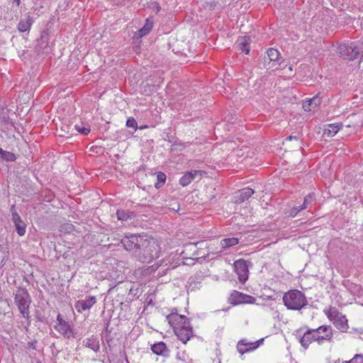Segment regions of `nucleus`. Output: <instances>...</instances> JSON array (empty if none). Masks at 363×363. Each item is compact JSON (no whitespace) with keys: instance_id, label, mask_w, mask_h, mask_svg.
<instances>
[{"instance_id":"nucleus-27","label":"nucleus","mask_w":363,"mask_h":363,"mask_svg":"<svg viewBox=\"0 0 363 363\" xmlns=\"http://www.w3.org/2000/svg\"><path fill=\"white\" fill-rule=\"evenodd\" d=\"M152 351L157 355H165L167 352L166 345L163 342H160L152 345Z\"/></svg>"},{"instance_id":"nucleus-14","label":"nucleus","mask_w":363,"mask_h":363,"mask_svg":"<svg viewBox=\"0 0 363 363\" xmlns=\"http://www.w3.org/2000/svg\"><path fill=\"white\" fill-rule=\"evenodd\" d=\"M57 320L58 323L55 326L57 331L62 334L65 337L70 338L74 337V333L69 325L62 318L60 314L57 315Z\"/></svg>"},{"instance_id":"nucleus-44","label":"nucleus","mask_w":363,"mask_h":363,"mask_svg":"<svg viewBox=\"0 0 363 363\" xmlns=\"http://www.w3.org/2000/svg\"><path fill=\"white\" fill-rule=\"evenodd\" d=\"M359 9L363 11V0L359 4Z\"/></svg>"},{"instance_id":"nucleus-36","label":"nucleus","mask_w":363,"mask_h":363,"mask_svg":"<svg viewBox=\"0 0 363 363\" xmlns=\"http://www.w3.org/2000/svg\"><path fill=\"white\" fill-rule=\"evenodd\" d=\"M342 363H363V354H355L350 360L345 361Z\"/></svg>"},{"instance_id":"nucleus-41","label":"nucleus","mask_w":363,"mask_h":363,"mask_svg":"<svg viewBox=\"0 0 363 363\" xmlns=\"http://www.w3.org/2000/svg\"><path fill=\"white\" fill-rule=\"evenodd\" d=\"M208 5L211 9H214L217 5V2L215 0H212L208 3Z\"/></svg>"},{"instance_id":"nucleus-1","label":"nucleus","mask_w":363,"mask_h":363,"mask_svg":"<svg viewBox=\"0 0 363 363\" xmlns=\"http://www.w3.org/2000/svg\"><path fill=\"white\" fill-rule=\"evenodd\" d=\"M166 319L173 328L175 335L183 343H186L193 336V329L185 315L172 312L167 315Z\"/></svg>"},{"instance_id":"nucleus-18","label":"nucleus","mask_w":363,"mask_h":363,"mask_svg":"<svg viewBox=\"0 0 363 363\" xmlns=\"http://www.w3.org/2000/svg\"><path fill=\"white\" fill-rule=\"evenodd\" d=\"M255 191L250 188H244L237 192H235L234 198L235 203H241L246 200H248L253 194Z\"/></svg>"},{"instance_id":"nucleus-17","label":"nucleus","mask_w":363,"mask_h":363,"mask_svg":"<svg viewBox=\"0 0 363 363\" xmlns=\"http://www.w3.org/2000/svg\"><path fill=\"white\" fill-rule=\"evenodd\" d=\"M49 33L48 30H43L40 33V36L37 40L36 50L38 52H47V49L49 43Z\"/></svg>"},{"instance_id":"nucleus-6","label":"nucleus","mask_w":363,"mask_h":363,"mask_svg":"<svg viewBox=\"0 0 363 363\" xmlns=\"http://www.w3.org/2000/svg\"><path fill=\"white\" fill-rule=\"evenodd\" d=\"M337 50L340 57L345 60L353 61L360 55V48L356 42L342 43Z\"/></svg>"},{"instance_id":"nucleus-8","label":"nucleus","mask_w":363,"mask_h":363,"mask_svg":"<svg viewBox=\"0 0 363 363\" xmlns=\"http://www.w3.org/2000/svg\"><path fill=\"white\" fill-rule=\"evenodd\" d=\"M264 67L267 69L272 68L274 66H281L284 62L282 60L281 54L277 49L271 48L267 51V55L264 56Z\"/></svg>"},{"instance_id":"nucleus-13","label":"nucleus","mask_w":363,"mask_h":363,"mask_svg":"<svg viewBox=\"0 0 363 363\" xmlns=\"http://www.w3.org/2000/svg\"><path fill=\"white\" fill-rule=\"evenodd\" d=\"M230 300L233 305L254 303L256 301L255 297L236 291L231 294Z\"/></svg>"},{"instance_id":"nucleus-40","label":"nucleus","mask_w":363,"mask_h":363,"mask_svg":"<svg viewBox=\"0 0 363 363\" xmlns=\"http://www.w3.org/2000/svg\"><path fill=\"white\" fill-rule=\"evenodd\" d=\"M152 6H153V9H155L156 10L157 13H158L161 10V6L158 2L154 1L152 3Z\"/></svg>"},{"instance_id":"nucleus-34","label":"nucleus","mask_w":363,"mask_h":363,"mask_svg":"<svg viewBox=\"0 0 363 363\" xmlns=\"http://www.w3.org/2000/svg\"><path fill=\"white\" fill-rule=\"evenodd\" d=\"M302 211L301 208H299V206H294L290 208H289L286 212L285 214L291 218H294L299 212Z\"/></svg>"},{"instance_id":"nucleus-7","label":"nucleus","mask_w":363,"mask_h":363,"mask_svg":"<svg viewBox=\"0 0 363 363\" xmlns=\"http://www.w3.org/2000/svg\"><path fill=\"white\" fill-rule=\"evenodd\" d=\"M145 238V235H127L121 239V242L127 251L133 252L136 256L138 250L140 248Z\"/></svg>"},{"instance_id":"nucleus-42","label":"nucleus","mask_w":363,"mask_h":363,"mask_svg":"<svg viewBox=\"0 0 363 363\" xmlns=\"http://www.w3.org/2000/svg\"><path fill=\"white\" fill-rule=\"evenodd\" d=\"M299 208H301V211H303L305 209H310L308 206H306V203L303 202L302 204L299 205Z\"/></svg>"},{"instance_id":"nucleus-11","label":"nucleus","mask_w":363,"mask_h":363,"mask_svg":"<svg viewBox=\"0 0 363 363\" xmlns=\"http://www.w3.org/2000/svg\"><path fill=\"white\" fill-rule=\"evenodd\" d=\"M11 220L14 224L16 233L19 236H23L26 232V224L23 221L21 216L16 211L15 205L11 207Z\"/></svg>"},{"instance_id":"nucleus-48","label":"nucleus","mask_w":363,"mask_h":363,"mask_svg":"<svg viewBox=\"0 0 363 363\" xmlns=\"http://www.w3.org/2000/svg\"><path fill=\"white\" fill-rule=\"evenodd\" d=\"M189 363H192V359H191L189 360Z\"/></svg>"},{"instance_id":"nucleus-22","label":"nucleus","mask_w":363,"mask_h":363,"mask_svg":"<svg viewBox=\"0 0 363 363\" xmlns=\"http://www.w3.org/2000/svg\"><path fill=\"white\" fill-rule=\"evenodd\" d=\"M33 22L34 21L33 18L28 14H26L25 16V18L20 20L17 26V29L20 33L28 32L30 30Z\"/></svg>"},{"instance_id":"nucleus-10","label":"nucleus","mask_w":363,"mask_h":363,"mask_svg":"<svg viewBox=\"0 0 363 363\" xmlns=\"http://www.w3.org/2000/svg\"><path fill=\"white\" fill-rule=\"evenodd\" d=\"M234 267L239 281L245 283L247 280L249 275L247 262L242 259H240L234 262Z\"/></svg>"},{"instance_id":"nucleus-29","label":"nucleus","mask_w":363,"mask_h":363,"mask_svg":"<svg viewBox=\"0 0 363 363\" xmlns=\"http://www.w3.org/2000/svg\"><path fill=\"white\" fill-rule=\"evenodd\" d=\"M0 155L1 158L8 162H13L16 160V155L11 152L4 150L0 147Z\"/></svg>"},{"instance_id":"nucleus-32","label":"nucleus","mask_w":363,"mask_h":363,"mask_svg":"<svg viewBox=\"0 0 363 363\" xmlns=\"http://www.w3.org/2000/svg\"><path fill=\"white\" fill-rule=\"evenodd\" d=\"M10 312V306L6 300L0 299V315H6Z\"/></svg>"},{"instance_id":"nucleus-26","label":"nucleus","mask_w":363,"mask_h":363,"mask_svg":"<svg viewBox=\"0 0 363 363\" xmlns=\"http://www.w3.org/2000/svg\"><path fill=\"white\" fill-rule=\"evenodd\" d=\"M239 240L237 238H225L220 240V245L221 250L233 247L238 244Z\"/></svg>"},{"instance_id":"nucleus-19","label":"nucleus","mask_w":363,"mask_h":363,"mask_svg":"<svg viewBox=\"0 0 363 363\" xmlns=\"http://www.w3.org/2000/svg\"><path fill=\"white\" fill-rule=\"evenodd\" d=\"M153 25L154 21L152 18H146L144 26L135 33L134 38L140 39L147 35L152 30Z\"/></svg>"},{"instance_id":"nucleus-45","label":"nucleus","mask_w":363,"mask_h":363,"mask_svg":"<svg viewBox=\"0 0 363 363\" xmlns=\"http://www.w3.org/2000/svg\"><path fill=\"white\" fill-rule=\"evenodd\" d=\"M293 139H296V140L297 138H296V137H295V136H292V135H290V136H289V137L286 138V140H292Z\"/></svg>"},{"instance_id":"nucleus-20","label":"nucleus","mask_w":363,"mask_h":363,"mask_svg":"<svg viewBox=\"0 0 363 363\" xmlns=\"http://www.w3.org/2000/svg\"><path fill=\"white\" fill-rule=\"evenodd\" d=\"M317 342V337L314 334L313 329H308L300 339L301 345L306 349L308 347L312 342Z\"/></svg>"},{"instance_id":"nucleus-25","label":"nucleus","mask_w":363,"mask_h":363,"mask_svg":"<svg viewBox=\"0 0 363 363\" xmlns=\"http://www.w3.org/2000/svg\"><path fill=\"white\" fill-rule=\"evenodd\" d=\"M258 345L254 342H245L244 340L238 342L237 345V350L241 354H243L247 352L252 351L256 349Z\"/></svg>"},{"instance_id":"nucleus-21","label":"nucleus","mask_w":363,"mask_h":363,"mask_svg":"<svg viewBox=\"0 0 363 363\" xmlns=\"http://www.w3.org/2000/svg\"><path fill=\"white\" fill-rule=\"evenodd\" d=\"M83 345L93 350L94 352H98L100 350L99 340L96 336L93 335L83 340Z\"/></svg>"},{"instance_id":"nucleus-43","label":"nucleus","mask_w":363,"mask_h":363,"mask_svg":"<svg viewBox=\"0 0 363 363\" xmlns=\"http://www.w3.org/2000/svg\"><path fill=\"white\" fill-rule=\"evenodd\" d=\"M13 4H15L16 6H19L21 4V0H11Z\"/></svg>"},{"instance_id":"nucleus-47","label":"nucleus","mask_w":363,"mask_h":363,"mask_svg":"<svg viewBox=\"0 0 363 363\" xmlns=\"http://www.w3.org/2000/svg\"><path fill=\"white\" fill-rule=\"evenodd\" d=\"M350 126H351V125H350V124H347V125H346V127H350Z\"/></svg>"},{"instance_id":"nucleus-33","label":"nucleus","mask_w":363,"mask_h":363,"mask_svg":"<svg viewBox=\"0 0 363 363\" xmlns=\"http://www.w3.org/2000/svg\"><path fill=\"white\" fill-rule=\"evenodd\" d=\"M306 206H308L309 208H311L313 205L315 203V196L314 194H307L304 199L303 201Z\"/></svg>"},{"instance_id":"nucleus-39","label":"nucleus","mask_w":363,"mask_h":363,"mask_svg":"<svg viewBox=\"0 0 363 363\" xmlns=\"http://www.w3.org/2000/svg\"><path fill=\"white\" fill-rule=\"evenodd\" d=\"M74 226L72 224L66 223L62 226V228L67 230L68 232H70L72 230Z\"/></svg>"},{"instance_id":"nucleus-15","label":"nucleus","mask_w":363,"mask_h":363,"mask_svg":"<svg viewBox=\"0 0 363 363\" xmlns=\"http://www.w3.org/2000/svg\"><path fill=\"white\" fill-rule=\"evenodd\" d=\"M204 171L201 170H191L187 172L183 175L179 179V184L182 186H186L189 185L197 176L201 177L203 174H205Z\"/></svg>"},{"instance_id":"nucleus-4","label":"nucleus","mask_w":363,"mask_h":363,"mask_svg":"<svg viewBox=\"0 0 363 363\" xmlns=\"http://www.w3.org/2000/svg\"><path fill=\"white\" fill-rule=\"evenodd\" d=\"M14 303L18 309L25 319L30 322V304L31 303L30 296L26 289L19 288L16 290L14 297Z\"/></svg>"},{"instance_id":"nucleus-12","label":"nucleus","mask_w":363,"mask_h":363,"mask_svg":"<svg viewBox=\"0 0 363 363\" xmlns=\"http://www.w3.org/2000/svg\"><path fill=\"white\" fill-rule=\"evenodd\" d=\"M197 245H203V242H189L184 245V250L182 254L184 255V258H187L188 255H191L194 257H191L193 259H197L204 257V255H201L199 250L197 249Z\"/></svg>"},{"instance_id":"nucleus-46","label":"nucleus","mask_w":363,"mask_h":363,"mask_svg":"<svg viewBox=\"0 0 363 363\" xmlns=\"http://www.w3.org/2000/svg\"><path fill=\"white\" fill-rule=\"evenodd\" d=\"M199 252H200V254H201V255H204V257H206V254H205V253H203V252H201V250H199Z\"/></svg>"},{"instance_id":"nucleus-9","label":"nucleus","mask_w":363,"mask_h":363,"mask_svg":"<svg viewBox=\"0 0 363 363\" xmlns=\"http://www.w3.org/2000/svg\"><path fill=\"white\" fill-rule=\"evenodd\" d=\"M313 330L319 345L325 342H333V330L330 325H321Z\"/></svg>"},{"instance_id":"nucleus-30","label":"nucleus","mask_w":363,"mask_h":363,"mask_svg":"<svg viewBox=\"0 0 363 363\" xmlns=\"http://www.w3.org/2000/svg\"><path fill=\"white\" fill-rule=\"evenodd\" d=\"M342 127V123L329 124L327 128L328 135L334 136Z\"/></svg>"},{"instance_id":"nucleus-37","label":"nucleus","mask_w":363,"mask_h":363,"mask_svg":"<svg viewBox=\"0 0 363 363\" xmlns=\"http://www.w3.org/2000/svg\"><path fill=\"white\" fill-rule=\"evenodd\" d=\"M126 125L135 130L138 127V123L133 118H129L126 121Z\"/></svg>"},{"instance_id":"nucleus-5","label":"nucleus","mask_w":363,"mask_h":363,"mask_svg":"<svg viewBox=\"0 0 363 363\" xmlns=\"http://www.w3.org/2000/svg\"><path fill=\"white\" fill-rule=\"evenodd\" d=\"M323 312L341 333L347 332L348 320L346 316L342 315L335 307L330 306L328 309H324Z\"/></svg>"},{"instance_id":"nucleus-38","label":"nucleus","mask_w":363,"mask_h":363,"mask_svg":"<svg viewBox=\"0 0 363 363\" xmlns=\"http://www.w3.org/2000/svg\"><path fill=\"white\" fill-rule=\"evenodd\" d=\"M75 128H76V130L82 133V134H84V135H88L90 132V129L88 128H85L84 126H80V125H75Z\"/></svg>"},{"instance_id":"nucleus-3","label":"nucleus","mask_w":363,"mask_h":363,"mask_svg":"<svg viewBox=\"0 0 363 363\" xmlns=\"http://www.w3.org/2000/svg\"><path fill=\"white\" fill-rule=\"evenodd\" d=\"M283 302L287 309L291 311H299L308 304L305 294L297 289L286 292L283 296Z\"/></svg>"},{"instance_id":"nucleus-16","label":"nucleus","mask_w":363,"mask_h":363,"mask_svg":"<svg viewBox=\"0 0 363 363\" xmlns=\"http://www.w3.org/2000/svg\"><path fill=\"white\" fill-rule=\"evenodd\" d=\"M95 296H89L84 300H80L75 303L74 307L76 310L82 313L84 311L89 310L96 303Z\"/></svg>"},{"instance_id":"nucleus-24","label":"nucleus","mask_w":363,"mask_h":363,"mask_svg":"<svg viewBox=\"0 0 363 363\" xmlns=\"http://www.w3.org/2000/svg\"><path fill=\"white\" fill-rule=\"evenodd\" d=\"M321 99L318 96H315L311 99H306L303 101V108L306 111H311L314 108L320 104Z\"/></svg>"},{"instance_id":"nucleus-35","label":"nucleus","mask_w":363,"mask_h":363,"mask_svg":"<svg viewBox=\"0 0 363 363\" xmlns=\"http://www.w3.org/2000/svg\"><path fill=\"white\" fill-rule=\"evenodd\" d=\"M157 182L155 184V186L157 189H159L165 183L166 175L164 173L160 172H158V174L157 175Z\"/></svg>"},{"instance_id":"nucleus-28","label":"nucleus","mask_w":363,"mask_h":363,"mask_svg":"<svg viewBox=\"0 0 363 363\" xmlns=\"http://www.w3.org/2000/svg\"><path fill=\"white\" fill-rule=\"evenodd\" d=\"M116 216L118 220L125 221L134 217V213L129 211L118 210Z\"/></svg>"},{"instance_id":"nucleus-31","label":"nucleus","mask_w":363,"mask_h":363,"mask_svg":"<svg viewBox=\"0 0 363 363\" xmlns=\"http://www.w3.org/2000/svg\"><path fill=\"white\" fill-rule=\"evenodd\" d=\"M9 257V252L0 245V269H1Z\"/></svg>"},{"instance_id":"nucleus-2","label":"nucleus","mask_w":363,"mask_h":363,"mask_svg":"<svg viewBox=\"0 0 363 363\" xmlns=\"http://www.w3.org/2000/svg\"><path fill=\"white\" fill-rule=\"evenodd\" d=\"M161 252L158 241L153 238L145 236L136 257L142 262L150 263L159 257Z\"/></svg>"},{"instance_id":"nucleus-23","label":"nucleus","mask_w":363,"mask_h":363,"mask_svg":"<svg viewBox=\"0 0 363 363\" xmlns=\"http://www.w3.org/2000/svg\"><path fill=\"white\" fill-rule=\"evenodd\" d=\"M237 43L239 50L245 52L246 55L249 54L250 51L251 43V39L250 36L244 35L240 37L237 40Z\"/></svg>"}]
</instances>
